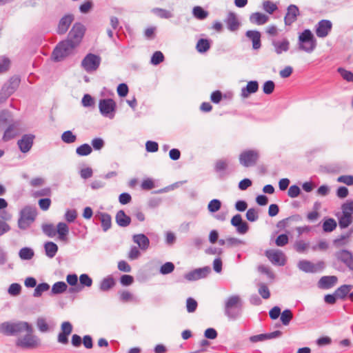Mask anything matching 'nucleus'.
<instances>
[{
    "instance_id": "8",
    "label": "nucleus",
    "mask_w": 353,
    "mask_h": 353,
    "mask_svg": "<svg viewBox=\"0 0 353 353\" xmlns=\"http://www.w3.org/2000/svg\"><path fill=\"white\" fill-rule=\"evenodd\" d=\"M101 63V57L98 55L89 53L81 61V66L87 72L96 71Z\"/></svg>"
},
{
    "instance_id": "42",
    "label": "nucleus",
    "mask_w": 353,
    "mask_h": 353,
    "mask_svg": "<svg viewBox=\"0 0 353 353\" xmlns=\"http://www.w3.org/2000/svg\"><path fill=\"white\" fill-rule=\"evenodd\" d=\"M152 12L161 19H170L173 17V14L170 10L163 8H155Z\"/></svg>"
},
{
    "instance_id": "43",
    "label": "nucleus",
    "mask_w": 353,
    "mask_h": 353,
    "mask_svg": "<svg viewBox=\"0 0 353 353\" xmlns=\"http://www.w3.org/2000/svg\"><path fill=\"white\" fill-rule=\"evenodd\" d=\"M336 221L332 218H330L323 222V230L325 232H331L336 229Z\"/></svg>"
},
{
    "instance_id": "51",
    "label": "nucleus",
    "mask_w": 353,
    "mask_h": 353,
    "mask_svg": "<svg viewBox=\"0 0 353 353\" xmlns=\"http://www.w3.org/2000/svg\"><path fill=\"white\" fill-rule=\"evenodd\" d=\"M293 314L290 310L286 309L281 314V321L284 325H288L292 319Z\"/></svg>"
},
{
    "instance_id": "26",
    "label": "nucleus",
    "mask_w": 353,
    "mask_h": 353,
    "mask_svg": "<svg viewBox=\"0 0 353 353\" xmlns=\"http://www.w3.org/2000/svg\"><path fill=\"white\" fill-rule=\"evenodd\" d=\"M133 241L138 244L139 248L142 250H146L150 245L149 239L143 234H134Z\"/></svg>"
},
{
    "instance_id": "20",
    "label": "nucleus",
    "mask_w": 353,
    "mask_h": 353,
    "mask_svg": "<svg viewBox=\"0 0 353 353\" xmlns=\"http://www.w3.org/2000/svg\"><path fill=\"white\" fill-rule=\"evenodd\" d=\"M73 20L74 16L72 14H66L64 17H63L59 22L57 31V33L59 34H65L68 31Z\"/></svg>"
},
{
    "instance_id": "9",
    "label": "nucleus",
    "mask_w": 353,
    "mask_h": 353,
    "mask_svg": "<svg viewBox=\"0 0 353 353\" xmlns=\"http://www.w3.org/2000/svg\"><path fill=\"white\" fill-rule=\"evenodd\" d=\"M101 114L104 117H114L113 112L115 111L116 103L111 99H101L99 103Z\"/></svg>"
},
{
    "instance_id": "57",
    "label": "nucleus",
    "mask_w": 353,
    "mask_h": 353,
    "mask_svg": "<svg viewBox=\"0 0 353 353\" xmlns=\"http://www.w3.org/2000/svg\"><path fill=\"white\" fill-rule=\"evenodd\" d=\"M259 293L264 299H268L270 296V292L268 286L263 283L259 284Z\"/></svg>"
},
{
    "instance_id": "30",
    "label": "nucleus",
    "mask_w": 353,
    "mask_h": 353,
    "mask_svg": "<svg viewBox=\"0 0 353 353\" xmlns=\"http://www.w3.org/2000/svg\"><path fill=\"white\" fill-rule=\"evenodd\" d=\"M268 21V17L261 12H254L250 16V21L256 25H263Z\"/></svg>"
},
{
    "instance_id": "39",
    "label": "nucleus",
    "mask_w": 353,
    "mask_h": 353,
    "mask_svg": "<svg viewBox=\"0 0 353 353\" xmlns=\"http://www.w3.org/2000/svg\"><path fill=\"white\" fill-rule=\"evenodd\" d=\"M16 125L14 123H11L8 125L6 130L4 132L3 139L4 141H8L12 139L17 134L16 131Z\"/></svg>"
},
{
    "instance_id": "27",
    "label": "nucleus",
    "mask_w": 353,
    "mask_h": 353,
    "mask_svg": "<svg viewBox=\"0 0 353 353\" xmlns=\"http://www.w3.org/2000/svg\"><path fill=\"white\" fill-rule=\"evenodd\" d=\"M272 45L277 54L287 52L290 48V42L288 39H283L282 41H273Z\"/></svg>"
},
{
    "instance_id": "4",
    "label": "nucleus",
    "mask_w": 353,
    "mask_h": 353,
    "mask_svg": "<svg viewBox=\"0 0 353 353\" xmlns=\"http://www.w3.org/2000/svg\"><path fill=\"white\" fill-rule=\"evenodd\" d=\"M37 209L31 206H26L20 212L18 219V227L21 230H27L35 221L37 216Z\"/></svg>"
},
{
    "instance_id": "10",
    "label": "nucleus",
    "mask_w": 353,
    "mask_h": 353,
    "mask_svg": "<svg viewBox=\"0 0 353 353\" xmlns=\"http://www.w3.org/2000/svg\"><path fill=\"white\" fill-rule=\"evenodd\" d=\"M73 330L72 325L69 321H64L61 325V332L57 336V342L63 345H68L69 343L68 336Z\"/></svg>"
},
{
    "instance_id": "45",
    "label": "nucleus",
    "mask_w": 353,
    "mask_h": 353,
    "mask_svg": "<svg viewBox=\"0 0 353 353\" xmlns=\"http://www.w3.org/2000/svg\"><path fill=\"white\" fill-rule=\"evenodd\" d=\"M92 151L91 146L88 143H84L77 147L76 149V152L79 156H88Z\"/></svg>"
},
{
    "instance_id": "3",
    "label": "nucleus",
    "mask_w": 353,
    "mask_h": 353,
    "mask_svg": "<svg viewBox=\"0 0 353 353\" xmlns=\"http://www.w3.org/2000/svg\"><path fill=\"white\" fill-rule=\"evenodd\" d=\"M77 47V46L67 39L61 41L54 48L52 58L54 61H61L67 57L73 54Z\"/></svg>"
},
{
    "instance_id": "56",
    "label": "nucleus",
    "mask_w": 353,
    "mask_h": 353,
    "mask_svg": "<svg viewBox=\"0 0 353 353\" xmlns=\"http://www.w3.org/2000/svg\"><path fill=\"white\" fill-rule=\"evenodd\" d=\"M246 219L251 222H254L259 219V211L255 208H250L246 212Z\"/></svg>"
},
{
    "instance_id": "25",
    "label": "nucleus",
    "mask_w": 353,
    "mask_h": 353,
    "mask_svg": "<svg viewBox=\"0 0 353 353\" xmlns=\"http://www.w3.org/2000/svg\"><path fill=\"white\" fill-rule=\"evenodd\" d=\"M259 90V83L256 81H250L247 85L241 89V96L248 98L250 94L255 93Z\"/></svg>"
},
{
    "instance_id": "37",
    "label": "nucleus",
    "mask_w": 353,
    "mask_h": 353,
    "mask_svg": "<svg viewBox=\"0 0 353 353\" xmlns=\"http://www.w3.org/2000/svg\"><path fill=\"white\" fill-rule=\"evenodd\" d=\"M352 288V286L350 285H343L335 290V296H336L337 298L343 299L350 293Z\"/></svg>"
},
{
    "instance_id": "50",
    "label": "nucleus",
    "mask_w": 353,
    "mask_h": 353,
    "mask_svg": "<svg viewBox=\"0 0 353 353\" xmlns=\"http://www.w3.org/2000/svg\"><path fill=\"white\" fill-rule=\"evenodd\" d=\"M300 219H301V217L299 215L291 216H289L286 219H284L279 221L277 223V227L279 228H285L288 226L289 221H298Z\"/></svg>"
},
{
    "instance_id": "19",
    "label": "nucleus",
    "mask_w": 353,
    "mask_h": 353,
    "mask_svg": "<svg viewBox=\"0 0 353 353\" xmlns=\"http://www.w3.org/2000/svg\"><path fill=\"white\" fill-rule=\"evenodd\" d=\"M338 281L336 276H323L318 281V287L320 289L327 290L334 287Z\"/></svg>"
},
{
    "instance_id": "62",
    "label": "nucleus",
    "mask_w": 353,
    "mask_h": 353,
    "mask_svg": "<svg viewBox=\"0 0 353 353\" xmlns=\"http://www.w3.org/2000/svg\"><path fill=\"white\" fill-rule=\"evenodd\" d=\"M275 88L274 81L269 80L264 83L263 85V91L266 94H270L273 92Z\"/></svg>"
},
{
    "instance_id": "41",
    "label": "nucleus",
    "mask_w": 353,
    "mask_h": 353,
    "mask_svg": "<svg viewBox=\"0 0 353 353\" xmlns=\"http://www.w3.org/2000/svg\"><path fill=\"white\" fill-rule=\"evenodd\" d=\"M316 47V40L308 43H299V48L307 53H311Z\"/></svg>"
},
{
    "instance_id": "16",
    "label": "nucleus",
    "mask_w": 353,
    "mask_h": 353,
    "mask_svg": "<svg viewBox=\"0 0 353 353\" xmlns=\"http://www.w3.org/2000/svg\"><path fill=\"white\" fill-rule=\"evenodd\" d=\"M300 15L299 8L294 4L290 5L287 8V12L284 17L285 26H291L297 20V17Z\"/></svg>"
},
{
    "instance_id": "54",
    "label": "nucleus",
    "mask_w": 353,
    "mask_h": 353,
    "mask_svg": "<svg viewBox=\"0 0 353 353\" xmlns=\"http://www.w3.org/2000/svg\"><path fill=\"white\" fill-rule=\"evenodd\" d=\"M174 270V265L172 262H166L160 268V273L161 274H168L172 272Z\"/></svg>"
},
{
    "instance_id": "1",
    "label": "nucleus",
    "mask_w": 353,
    "mask_h": 353,
    "mask_svg": "<svg viewBox=\"0 0 353 353\" xmlns=\"http://www.w3.org/2000/svg\"><path fill=\"white\" fill-rule=\"evenodd\" d=\"M243 301L239 295L229 296L225 301L224 313L230 320L239 319L242 314Z\"/></svg>"
},
{
    "instance_id": "14",
    "label": "nucleus",
    "mask_w": 353,
    "mask_h": 353,
    "mask_svg": "<svg viewBox=\"0 0 353 353\" xmlns=\"http://www.w3.org/2000/svg\"><path fill=\"white\" fill-rule=\"evenodd\" d=\"M265 256L274 265H284L285 263V255L283 252L280 250H267L265 252Z\"/></svg>"
},
{
    "instance_id": "61",
    "label": "nucleus",
    "mask_w": 353,
    "mask_h": 353,
    "mask_svg": "<svg viewBox=\"0 0 353 353\" xmlns=\"http://www.w3.org/2000/svg\"><path fill=\"white\" fill-rule=\"evenodd\" d=\"M120 300L123 302L134 301L135 299L129 291L124 290L119 292Z\"/></svg>"
},
{
    "instance_id": "18",
    "label": "nucleus",
    "mask_w": 353,
    "mask_h": 353,
    "mask_svg": "<svg viewBox=\"0 0 353 353\" xmlns=\"http://www.w3.org/2000/svg\"><path fill=\"white\" fill-rule=\"evenodd\" d=\"M229 163L226 159H219L215 163L214 171L219 173V178L223 179L226 175L230 174L231 172L228 171Z\"/></svg>"
},
{
    "instance_id": "58",
    "label": "nucleus",
    "mask_w": 353,
    "mask_h": 353,
    "mask_svg": "<svg viewBox=\"0 0 353 353\" xmlns=\"http://www.w3.org/2000/svg\"><path fill=\"white\" fill-rule=\"evenodd\" d=\"M338 72L343 78V79L346 80L347 81L353 82V72L346 70L342 68H339Z\"/></svg>"
},
{
    "instance_id": "6",
    "label": "nucleus",
    "mask_w": 353,
    "mask_h": 353,
    "mask_svg": "<svg viewBox=\"0 0 353 353\" xmlns=\"http://www.w3.org/2000/svg\"><path fill=\"white\" fill-rule=\"evenodd\" d=\"M259 153L255 150L243 151L239 155V162L244 167H251L256 164L259 159Z\"/></svg>"
},
{
    "instance_id": "13",
    "label": "nucleus",
    "mask_w": 353,
    "mask_h": 353,
    "mask_svg": "<svg viewBox=\"0 0 353 353\" xmlns=\"http://www.w3.org/2000/svg\"><path fill=\"white\" fill-rule=\"evenodd\" d=\"M210 272L211 268L209 266H205L203 268L195 269L187 273L184 277L188 281H196L205 278Z\"/></svg>"
},
{
    "instance_id": "36",
    "label": "nucleus",
    "mask_w": 353,
    "mask_h": 353,
    "mask_svg": "<svg viewBox=\"0 0 353 353\" xmlns=\"http://www.w3.org/2000/svg\"><path fill=\"white\" fill-rule=\"evenodd\" d=\"M68 289L67 284L63 281L56 282L52 287L51 294L55 295L65 292Z\"/></svg>"
},
{
    "instance_id": "38",
    "label": "nucleus",
    "mask_w": 353,
    "mask_h": 353,
    "mask_svg": "<svg viewBox=\"0 0 353 353\" xmlns=\"http://www.w3.org/2000/svg\"><path fill=\"white\" fill-rule=\"evenodd\" d=\"M315 40L314 36L309 29L303 30L299 36V43H308Z\"/></svg>"
},
{
    "instance_id": "59",
    "label": "nucleus",
    "mask_w": 353,
    "mask_h": 353,
    "mask_svg": "<svg viewBox=\"0 0 353 353\" xmlns=\"http://www.w3.org/2000/svg\"><path fill=\"white\" fill-rule=\"evenodd\" d=\"M8 292L11 296H17L21 292V286L20 284L17 283H12L10 285Z\"/></svg>"
},
{
    "instance_id": "60",
    "label": "nucleus",
    "mask_w": 353,
    "mask_h": 353,
    "mask_svg": "<svg viewBox=\"0 0 353 353\" xmlns=\"http://www.w3.org/2000/svg\"><path fill=\"white\" fill-rule=\"evenodd\" d=\"M79 282L82 287H90L92 285V279L87 274H82L80 275Z\"/></svg>"
},
{
    "instance_id": "47",
    "label": "nucleus",
    "mask_w": 353,
    "mask_h": 353,
    "mask_svg": "<svg viewBox=\"0 0 353 353\" xmlns=\"http://www.w3.org/2000/svg\"><path fill=\"white\" fill-rule=\"evenodd\" d=\"M19 257L23 260H30L34 256V252L31 248H23L19 250Z\"/></svg>"
},
{
    "instance_id": "52",
    "label": "nucleus",
    "mask_w": 353,
    "mask_h": 353,
    "mask_svg": "<svg viewBox=\"0 0 353 353\" xmlns=\"http://www.w3.org/2000/svg\"><path fill=\"white\" fill-rule=\"evenodd\" d=\"M263 8L269 14H272L278 9L277 6L269 0H266L263 2Z\"/></svg>"
},
{
    "instance_id": "2",
    "label": "nucleus",
    "mask_w": 353,
    "mask_h": 353,
    "mask_svg": "<svg viewBox=\"0 0 353 353\" xmlns=\"http://www.w3.org/2000/svg\"><path fill=\"white\" fill-rule=\"evenodd\" d=\"M23 332H33L32 325L26 321H6L0 324V332L6 336H14Z\"/></svg>"
},
{
    "instance_id": "53",
    "label": "nucleus",
    "mask_w": 353,
    "mask_h": 353,
    "mask_svg": "<svg viewBox=\"0 0 353 353\" xmlns=\"http://www.w3.org/2000/svg\"><path fill=\"white\" fill-rule=\"evenodd\" d=\"M221 207V202L216 199H214L210 201L208 205V209L210 212H216L220 210Z\"/></svg>"
},
{
    "instance_id": "48",
    "label": "nucleus",
    "mask_w": 353,
    "mask_h": 353,
    "mask_svg": "<svg viewBox=\"0 0 353 353\" xmlns=\"http://www.w3.org/2000/svg\"><path fill=\"white\" fill-rule=\"evenodd\" d=\"M61 140L65 143H72L76 141L77 136L72 131L67 130L61 134Z\"/></svg>"
},
{
    "instance_id": "12",
    "label": "nucleus",
    "mask_w": 353,
    "mask_h": 353,
    "mask_svg": "<svg viewBox=\"0 0 353 353\" xmlns=\"http://www.w3.org/2000/svg\"><path fill=\"white\" fill-rule=\"evenodd\" d=\"M298 268L305 272L314 273L324 268V263L319 261L316 264H314L309 261L301 260L298 263Z\"/></svg>"
},
{
    "instance_id": "35",
    "label": "nucleus",
    "mask_w": 353,
    "mask_h": 353,
    "mask_svg": "<svg viewBox=\"0 0 353 353\" xmlns=\"http://www.w3.org/2000/svg\"><path fill=\"white\" fill-rule=\"evenodd\" d=\"M339 225L341 229L347 228L352 222V216L343 213L340 216H338Z\"/></svg>"
},
{
    "instance_id": "34",
    "label": "nucleus",
    "mask_w": 353,
    "mask_h": 353,
    "mask_svg": "<svg viewBox=\"0 0 353 353\" xmlns=\"http://www.w3.org/2000/svg\"><path fill=\"white\" fill-rule=\"evenodd\" d=\"M12 122V114L9 110H3L0 111V128L8 124H11Z\"/></svg>"
},
{
    "instance_id": "44",
    "label": "nucleus",
    "mask_w": 353,
    "mask_h": 353,
    "mask_svg": "<svg viewBox=\"0 0 353 353\" xmlns=\"http://www.w3.org/2000/svg\"><path fill=\"white\" fill-rule=\"evenodd\" d=\"M210 48V43L206 39H200L198 41L196 46L197 51L201 53L207 52Z\"/></svg>"
},
{
    "instance_id": "21",
    "label": "nucleus",
    "mask_w": 353,
    "mask_h": 353,
    "mask_svg": "<svg viewBox=\"0 0 353 353\" xmlns=\"http://www.w3.org/2000/svg\"><path fill=\"white\" fill-rule=\"evenodd\" d=\"M281 334H282V332L281 331L276 330V331L270 332V333L260 334L252 336L250 337V341L252 343H257L259 341H263L265 340H269V339L279 337L281 336Z\"/></svg>"
},
{
    "instance_id": "40",
    "label": "nucleus",
    "mask_w": 353,
    "mask_h": 353,
    "mask_svg": "<svg viewBox=\"0 0 353 353\" xmlns=\"http://www.w3.org/2000/svg\"><path fill=\"white\" fill-rule=\"evenodd\" d=\"M194 17L199 20L206 19L209 14L208 12L205 10L201 6H195L192 10Z\"/></svg>"
},
{
    "instance_id": "28",
    "label": "nucleus",
    "mask_w": 353,
    "mask_h": 353,
    "mask_svg": "<svg viewBox=\"0 0 353 353\" xmlns=\"http://www.w3.org/2000/svg\"><path fill=\"white\" fill-rule=\"evenodd\" d=\"M116 222L121 227H127L130 224L131 219L121 210L116 214Z\"/></svg>"
},
{
    "instance_id": "55",
    "label": "nucleus",
    "mask_w": 353,
    "mask_h": 353,
    "mask_svg": "<svg viewBox=\"0 0 353 353\" xmlns=\"http://www.w3.org/2000/svg\"><path fill=\"white\" fill-rule=\"evenodd\" d=\"M37 326L40 332H47L49 331V326L46 320L43 317H39L37 320Z\"/></svg>"
},
{
    "instance_id": "31",
    "label": "nucleus",
    "mask_w": 353,
    "mask_h": 353,
    "mask_svg": "<svg viewBox=\"0 0 353 353\" xmlns=\"http://www.w3.org/2000/svg\"><path fill=\"white\" fill-rule=\"evenodd\" d=\"M115 285V281L112 276H108L100 283L99 289L102 292H107Z\"/></svg>"
},
{
    "instance_id": "11",
    "label": "nucleus",
    "mask_w": 353,
    "mask_h": 353,
    "mask_svg": "<svg viewBox=\"0 0 353 353\" xmlns=\"http://www.w3.org/2000/svg\"><path fill=\"white\" fill-rule=\"evenodd\" d=\"M332 28V23L330 20L322 19L316 25L315 32L318 37H326Z\"/></svg>"
},
{
    "instance_id": "64",
    "label": "nucleus",
    "mask_w": 353,
    "mask_h": 353,
    "mask_svg": "<svg viewBox=\"0 0 353 353\" xmlns=\"http://www.w3.org/2000/svg\"><path fill=\"white\" fill-rule=\"evenodd\" d=\"M341 210L343 213L352 215V214H353V201L343 203Z\"/></svg>"
},
{
    "instance_id": "7",
    "label": "nucleus",
    "mask_w": 353,
    "mask_h": 353,
    "mask_svg": "<svg viewBox=\"0 0 353 353\" xmlns=\"http://www.w3.org/2000/svg\"><path fill=\"white\" fill-rule=\"evenodd\" d=\"M85 32V26L82 23L77 22L70 30L66 39L78 46L81 42Z\"/></svg>"
},
{
    "instance_id": "46",
    "label": "nucleus",
    "mask_w": 353,
    "mask_h": 353,
    "mask_svg": "<svg viewBox=\"0 0 353 353\" xmlns=\"http://www.w3.org/2000/svg\"><path fill=\"white\" fill-rule=\"evenodd\" d=\"M43 232L48 237H54L57 234V230L53 224H43L42 225Z\"/></svg>"
},
{
    "instance_id": "23",
    "label": "nucleus",
    "mask_w": 353,
    "mask_h": 353,
    "mask_svg": "<svg viewBox=\"0 0 353 353\" xmlns=\"http://www.w3.org/2000/svg\"><path fill=\"white\" fill-rule=\"evenodd\" d=\"M245 36L252 41V48L254 50H259L261 47V32L257 30H248L245 32Z\"/></svg>"
},
{
    "instance_id": "15",
    "label": "nucleus",
    "mask_w": 353,
    "mask_h": 353,
    "mask_svg": "<svg viewBox=\"0 0 353 353\" xmlns=\"http://www.w3.org/2000/svg\"><path fill=\"white\" fill-rule=\"evenodd\" d=\"M35 136L32 134H26L22 136L21 139L18 140L17 145L23 153L28 152L32 147Z\"/></svg>"
},
{
    "instance_id": "33",
    "label": "nucleus",
    "mask_w": 353,
    "mask_h": 353,
    "mask_svg": "<svg viewBox=\"0 0 353 353\" xmlns=\"http://www.w3.org/2000/svg\"><path fill=\"white\" fill-rule=\"evenodd\" d=\"M57 245L52 241H48L44 244L46 254L49 258H53L58 252Z\"/></svg>"
},
{
    "instance_id": "17",
    "label": "nucleus",
    "mask_w": 353,
    "mask_h": 353,
    "mask_svg": "<svg viewBox=\"0 0 353 353\" xmlns=\"http://www.w3.org/2000/svg\"><path fill=\"white\" fill-rule=\"evenodd\" d=\"M336 259L343 262L350 270H353V254L347 250H340L335 254Z\"/></svg>"
},
{
    "instance_id": "24",
    "label": "nucleus",
    "mask_w": 353,
    "mask_h": 353,
    "mask_svg": "<svg viewBox=\"0 0 353 353\" xmlns=\"http://www.w3.org/2000/svg\"><path fill=\"white\" fill-rule=\"evenodd\" d=\"M225 22L227 24L228 28L232 32L236 31L239 28L240 22L234 12H229Z\"/></svg>"
},
{
    "instance_id": "22",
    "label": "nucleus",
    "mask_w": 353,
    "mask_h": 353,
    "mask_svg": "<svg viewBox=\"0 0 353 353\" xmlns=\"http://www.w3.org/2000/svg\"><path fill=\"white\" fill-rule=\"evenodd\" d=\"M20 82V77L17 75H14L3 84L2 88L12 95L19 86Z\"/></svg>"
},
{
    "instance_id": "63",
    "label": "nucleus",
    "mask_w": 353,
    "mask_h": 353,
    "mask_svg": "<svg viewBox=\"0 0 353 353\" xmlns=\"http://www.w3.org/2000/svg\"><path fill=\"white\" fill-rule=\"evenodd\" d=\"M164 59V56L161 51H156L152 56L151 63L153 65H158Z\"/></svg>"
},
{
    "instance_id": "49",
    "label": "nucleus",
    "mask_w": 353,
    "mask_h": 353,
    "mask_svg": "<svg viewBox=\"0 0 353 353\" xmlns=\"http://www.w3.org/2000/svg\"><path fill=\"white\" fill-rule=\"evenodd\" d=\"M50 289V285L46 283H42L36 285L33 296L34 297H39L42 293L48 291Z\"/></svg>"
},
{
    "instance_id": "5",
    "label": "nucleus",
    "mask_w": 353,
    "mask_h": 353,
    "mask_svg": "<svg viewBox=\"0 0 353 353\" xmlns=\"http://www.w3.org/2000/svg\"><path fill=\"white\" fill-rule=\"evenodd\" d=\"M16 345L23 350H34L41 346V340L32 332H27L23 337L17 339Z\"/></svg>"
},
{
    "instance_id": "32",
    "label": "nucleus",
    "mask_w": 353,
    "mask_h": 353,
    "mask_svg": "<svg viewBox=\"0 0 353 353\" xmlns=\"http://www.w3.org/2000/svg\"><path fill=\"white\" fill-rule=\"evenodd\" d=\"M101 222V227L104 232H106L111 228L112 221L111 216L108 213H100L99 215L96 216Z\"/></svg>"
},
{
    "instance_id": "29",
    "label": "nucleus",
    "mask_w": 353,
    "mask_h": 353,
    "mask_svg": "<svg viewBox=\"0 0 353 353\" xmlns=\"http://www.w3.org/2000/svg\"><path fill=\"white\" fill-rule=\"evenodd\" d=\"M57 234L59 235V239L62 241L68 240V234L69 233V228L65 223L60 222L57 225Z\"/></svg>"
}]
</instances>
